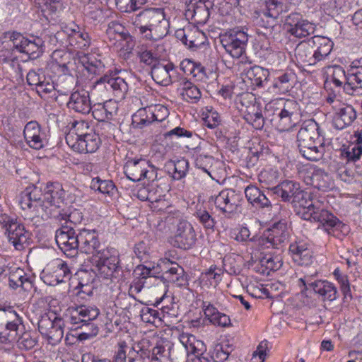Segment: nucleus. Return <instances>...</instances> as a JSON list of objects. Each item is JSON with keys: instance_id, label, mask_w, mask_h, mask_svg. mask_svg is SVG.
Wrapping results in <instances>:
<instances>
[{"instance_id": "1", "label": "nucleus", "mask_w": 362, "mask_h": 362, "mask_svg": "<svg viewBox=\"0 0 362 362\" xmlns=\"http://www.w3.org/2000/svg\"><path fill=\"white\" fill-rule=\"evenodd\" d=\"M290 203L303 220L319 223L328 235L342 239L349 231V226L342 223L326 209L324 202L313 198L310 193L300 188Z\"/></svg>"}, {"instance_id": "2", "label": "nucleus", "mask_w": 362, "mask_h": 362, "mask_svg": "<svg viewBox=\"0 0 362 362\" xmlns=\"http://www.w3.org/2000/svg\"><path fill=\"white\" fill-rule=\"evenodd\" d=\"M100 315L96 306L81 305L69 308L65 316V322L71 330L82 329L78 334V339L84 341L91 339L98 334L99 328L93 321Z\"/></svg>"}, {"instance_id": "3", "label": "nucleus", "mask_w": 362, "mask_h": 362, "mask_svg": "<svg viewBox=\"0 0 362 362\" xmlns=\"http://www.w3.org/2000/svg\"><path fill=\"white\" fill-rule=\"evenodd\" d=\"M68 146L80 153L95 152L101 144V139L86 121H76L65 136Z\"/></svg>"}, {"instance_id": "4", "label": "nucleus", "mask_w": 362, "mask_h": 362, "mask_svg": "<svg viewBox=\"0 0 362 362\" xmlns=\"http://www.w3.org/2000/svg\"><path fill=\"white\" fill-rule=\"evenodd\" d=\"M179 341L185 349L186 356L193 354L194 356L202 355L207 362H223L228 359L233 350L228 344H217L209 353H204L206 346L204 343L189 333H182L179 336Z\"/></svg>"}, {"instance_id": "5", "label": "nucleus", "mask_w": 362, "mask_h": 362, "mask_svg": "<svg viewBox=\"0 0 362 362\" xmlns=\"http://www.w3.org/2000/svg\"><path fill=\"white\" fill-rule=\"evenodd\" d=\"M318 124L314 121L305 122L297 134L298 148L303 157L317 161L322 158L325 147L316 140L320 136Z\"/></svg>"}, {"instance_id": "6", "label": "nucleus", "mask_w": 362, "mask_h": 362, "mask_svg": "<svg viewBox=\"0 0 362 362\" xmlns=\"http://www.w3.org/2000/svg\"><path fill=\"white\" fill-rule=\"evenodd\" d=\"M174 219H177L178 222L175 234L171 238V245L182 250L191 249L197 241V234L192 225L187 221L180 218L179 211H168L165 221L170 223H173Z\"/></svg>"}, {"instance_id": "7", "label": "nucleus", "mask_w": 362, "mask_h": 362, "mask_svg": "<svg viewBox=\"0 0 362 362\" xmlns=\"http://www.w3.org/2000/svg\"><path fill=\"white\" fill-rule=\"evenodd\" d=\"M0 224L5 229V234L8 242L13 245L16 250H22L25 245L28 244L30 233L25 230L24 225L17 218L8 216L6 214H0Z\"/></svg>"}, {"instance_id": "8", "label": "nucleus", "mask_w": 362, "mask_h": 362, "mask_svg": "<svg viewBox=\"0 0 362 362\" xmlns=\"http://www.w3.org/2000/svg\"><path fill=\"white\" fill-rule=\"evenodd\" d=\"M311 276H305L298 280V286L302 288L301 292L306 296L307 292L317 294L322 301L332 302L337 299L339 293L335 285L327 280L313 281Z\"/></svg>"}, {"instance_id": "9", "label": "nucleus", "mask_w": 362, "mask_h": 362, "mask_svg": "<svg viewBox=\"0 0 362 362\" xmlns=\"http://www.w3.org/2000/svg\"><path fill=\"white\" fill-rule=\"evenodd\" d=\"M42 197V192L40 188L34 185H29L20 194L21 208L23 210H30L37 216H42L43 213L48 215V206L43 202Z\"/></svg>"}, {"instance_id": "10", "label": "nucleus", "mask_w": 362, "mask_h": 362, "mask_svg": "<svg viewBox=\"0 0 362 362\" xmlns=\"http://www.w3.org/2000/svg\"><path fill=\"white\" fill-rule=\"evenodd\" d=\"M21 325V320L15 311L0 309V343L11 345L16 341Z\"/></svg>"}, {"instance_id": "11", "label": "nucleus", "mask_w": 362, "mask_h": 362, "mask_svg": "<svg viewBox=\"0 0 362 362\" xmlns=\"http://www.w3.org/2000/svg\"><path fill=\"white\" fill-rule=\"evenodd\" d=\"M79 230L76 233V229L71 226H62L55 232L56 243L59 249L69 257H74L78 253Z\"/></svg>"}, {"instance_id": "12", "label": "nucleus", "mask_w": 362, "mask_h": 362, "mask_svg": "<svg viewBox=\"0 0 362 362\" xmlns=\"http://www.w3.org/2000/svg\"><path fill=\"white\" fill-rule=\"evenodd\" d=\"M220 37L222 46L233 58H239L245 53L248 41V35L245 31L230 30L224 35L220 34Z\"/></svg>"}, {"instance_id": "13", "label": "nucleus", "mask_w": 362, "mask_h": 362, "mask_svg": "<svg viewBox=\"0 0 362 362\" xmlns=\"http://www.w3.org/2000/svg\"><path fill=\"white\" fill-rule=\"evenodd\" d=\"M300 109L298 103L294 100H286L278 113L277 128L280 132L289 131L299 122Z\"/></svg>"}, {"instance_id": "14", "label": "nucleus", "mask_w": 362, "mask_h": 362, "mask_svg": "<svg viewBox=\"0 0 362 362\" xmlns=\"http://www.w3.org/2000/svg\"><path fill=\"white\" fill-rule=\"evenodd\" d=\"M6 37H9L13 42V46L20 52L28 54L30 57L36 58L41 52L42 40L37 37L30 40L25 37L18 32L7 33Z\"/></svg>"}, {"instance_id": "15", "label": "nucleus", "mask_w": 362, "mask_h": 362, "mask_svg": "<svg viewBox=\"0 0 362 362\" xmlns=\"http://www.w3.org/2000/svg\"><path fill=\"white\" fill-rule=\"evenodd\" d=\"M213 7L210 0H189L185 13V19L189 23H206L209 20V9Z\"/></svg>"}, {"instance_id": "16", "label": "nucleus", "mask_w": 362, "mask_h": 362, "mask_svg": "<svg viewBox=\"0 0 362 362\" xmlns=\"http://www.w3.org/2000/svg\"><path fill=\"white\" fill-rule=\"evenodd\" d=\"M214 204L226 217L230 218L238 210L239 196L235 190L226 189L216 197Z\"/></svg>"}, {"instance_id": "17", "label": "nucleus", "mask_w": 362, "mask_h": 362, "mask_svg": "<svg viewBox=\"0 0 362 362\" xmlns=\"http://www.w3.org/2000/svg\"><path fill=\"white\" fill-rule=\"evenodd\" d=\"M96 268L100 275L105 279L117 277L119 273V259L116 256H110L109 251H103L95 257Z\"/></svg>"}, {"instance_id": "18", "label": "nucleus", "mask_w": 362, "mask_h": 362, "mask_svg": "<svg viewBox=\"0 0 362 362\" xmlns=\"http://www.w3.org/2000/svg\"><path fill=\"white\" fill-rule=\"evenodd\" d=\"M78 238V252L93 254L96 257L103 251V249H100L101 245L96 230L81 229Z\"/></svg>"}, {"instance_id": "19", "label": "nucleus", "mask_w": 362, "mask_h": 362, "mask_svg": "<svg viewBox=\"0 0 362 362\" xmlns=\"http://www.w3.org/2000/svg\"><path fill=\"white\" fill-rule=\"evenodd\" d=\"M95 84V86L103 85L105 89L107 91H111L119 100L125 98L129 88L125 80L119 76L110 77L105 75L96 80Z\"/></svg>"}, {"instance_id": "20", "label": "nucleus", "mask_w": 362, "mask_h": 362, "mask_svg": "<svg viewBox=\"0 0 362 362\" xmlns=\"http://www.w3.org/2000/svg\"><path fill=\"white\" fill-rule=\"evenodd\" d=\"M292 259L298 265L308 266L313 263V252L308 243L298 240L289 246Z\"/></svg>"}, {"instance_id": "21", "label": "nucleus", "mask_w": 362, "mask_h": 362, "mask_svg": "<svg viewBox=\"0 0 362 362\" xmlns=\"http://www.w3.org/2000/svg\"><path fill=\"white\" fill-rule=\"evenodd\" d=\"M150 167L148 160L146 159H129L124 166V173L129 180L136 182L146 176V169Z\"/></svg>"}, {"instance_id": "22", "label": "nucleus", "mask_w": 362, "mask_h": 362, "mask_svg": "<svg viewBox=\"0 0 362 362\" xmlns=\"http://www.w3.org/2000/svg\"><path fill=\"white\" fill-rule=\"evenodd\" d=\"M65 196V191L59 182H49L47 184L45 188V192L42 194L43 202L48 206V211L51 214L49 206L59 208L60 204L63 202Z\"/></svg>"}, {"instance_id": "23", "label": "nucleus", "mask_w": 362, "mask_h": 362, "mask_svg": "<svg viewBox=\"0 0 362 362\" xmlns=\"http://www.w3.org/2000/svg\"><path fill=\"white\" fill-rule=\"evenodd\" d=\"M67 106L76 112L83 115L88 114L92 109L89 93L85 90L73 92L70 95Z\"/></svg>"}, {"instance_id": "24", "label": "nucleus", "mask_w": 362, "mask_h": 362, "mask_svg": "<svg viewBox=\"0 0 362 362\" xmlns=\"http://www.w3.org/2000/svg\"><path fill=\"white\" fill-rule=\"evenodd\" d=\"M42 135L40 126L36 121L28 122L24 127V138L28 145L32 148L39 150L44 147L45 139Z\"/></svg>"}, {"instance_id": "25", "label": "nucleus", "mask_w": 362, "mask_h": 362, "mask_svg": "<svg viewBox=\"0 0 362 362\" xmlns=\"http://www.w3.org/2000/svg\"><path fill=\"white\" fill-rule=\"evenodd\" d=\"M263 192L253 185H248L245 189V194L247 202L256 209L272 207L271 201L268 198V191Z\"/></svg>"}, {"instance_id": "26", "label": "nucleus", "mask_w": 362, "mask_h": 362, "mask_svg": "<svg viewBox=\"0 0 362 362\" xmlns=\"http://www.w3.org/2000/svg\"><path fill=\"white\" fill-rule=\"evenodd\" d=\"M356 117L355 109L351 105H344L335 112L332 124L335 129L341 130L350 126Z\"/></svg>"}, {"instance_id": "27", "label": "nucleus", "mask_w": 362, "mask_h": 362, "mask_svg": "<svg viewBox=\"0 0 362 362\" xmlns=\"http://www.w3.org/2000/svg\"><path fill=\"white\" fill-rule=\"evenodd\" d=\"M175 73L174 65L172 63L163 64L159 62L153 64L151 68V76L158 84L166 86L172 83L173 74Z\"/></svg>"}, {"instance_id": "28", "label": "nucleus", "mask_w": 362, "mask_h": 362, "mask_svg": "<svg viewBox=\"0 0 362 362\" xmlns=\"http://www.w3.org/2000/svg\"><path fill=\"white\" fill-rule=\"evenodd\" d=\"M300 188L298 182L293 180H284L276 186L268 190V194H273L280 197L282 202H290L293 195Z\"/></svg>"}, {"instance_id": "29", "label": "nucleus", "mask_w": 362, "mask_h": 362, "mask_svg": "<svg viewBox=\"0 0 362 362\" xmlns=\"http://www.w3.org/2000/svg\"><path fill=\"white\" fill-rule=\"evenodd\" d=\"M9 286L13 289L18 287L22 288L25 291H29L33 288V281L27 276L23 269L17 268L9 273L8 276Z\"/></svg>"}, {"instance_id": "30", "label": "nucleus", "mask_w": 362, "mask_h": 362, "mask_svg": "<svg viewBox=\"0 0 362 362\" xmlns=\"http://www.w3.org/2000/svg\"><path fill=\"white\" fill-rule=\"evenodd\" d=\"M243 118L256 129H262L264 126L265 119L259 105L247 106Z\"/></svg>"}, {"instance_id": "31", "label": "nucleus", "mask_w": 362, "mask_h": 362, "mask_svg": "<svg viewBox=\"0 0 362 362\" xmlns=\"http://www.w3.org/2000/svg\"><path fill=\"white\" fill-rule=\"evenodd\" d=\"M189 168V162L186 159H180L176 161L169 160L165 165L167 173L176 180H181L187 175Z\"/></svg>"}, {"instance_id": "32", "label": "nucleus", "mask_w": 362, "mask_h": 362, "mask_svg": "<svg viewBox=\"0 0 362 362\" xmlns=\"http://www.w3.org/2000/svg\"><path fill=\"white\" fill-rule=\"evenodd\" d=\"M310 185L319 190L327 192L332 189L334 182L328 173L322 170H317L310 177Z\"/></svg>"}, {"instance_id": "33", "label": "nucleus", "mask_w": 362, "mask_h": 362, "mask_svg": "<svg viewBox=\"0 0 362 362\" xmlns=\"http://www.w3.org/2000/svg\"><path fill=\"white\" fill-rule=\"evenodd\" d=\"M179 83V86L182 88L181 94L185 100L192 103H196L199 100L202 93L196 85L186 78H181Z\"/></svg>"}, {"instance_id": "34", "label": "nucleus", "mask_w": 362, "mask_h": 362, "mask_svg": "<svg viewBox=\"0 0 362 362\" xmlns=\"http://www.w3.org/2000/svg\"><path fill=\"white\" fill-rule=\"evenodd\" d=\"M69 58V54L64 53L62 54V51H54L52 54V62L51 63V68L61 75H69L70 71L68 66L69 62L67 59Z\"/></svg>"}, {"instance_id": "35", "label": "nucleus", "mask_w": 362, "mask_h": 362, "mask_svg": "<svg viewBox=\"0 0 362 362\" xmlns=\"http://www.w3.org/2000/svg\"><path fill=\"white\" fill-rule=\"evenodd\" d=\"M246 78L251 81V83L257 87H262L264 82L267 81L269 76L268 69L259 66H254L245 71Z\"/></svg>"}, {"instance_id": "36", "label": "nucleus", "mask_w": 362, "mask_h": 362, "mask_svg": "<svg viewBox=\"0 0 362 362\" xmlns=\"http://www.w3.org/2000/svg\"><path fill=\"white\" fill-rule=\"evenodd\" d=\"M71 273L67 263L62 259H57L55 262V269L53 272L52 277L55 280H49L47 282L51 286H55L69 279Z\"/></svg>"}, {"instance_id": "37", "label": "nucleus", "mask_w": 362, "mask_h": 362, "mask_svg": "<svg viewBox=\"0 0 362 362\" xmlns=\"http://www.w3.org/2000/svg\"><path fill=\"white\" fill-rule=\"evenodd\" d=\"M153 122L151 106L140 108L132 115V125L134 128L143 129Z\"/></svg>"}, {"instance_id": "38", "label": "nucleus", "mask_w": 362, "mask_h": 362, "mask_svg": "<svg viewBox=\"0 0 362 362\" xmlns=\"http://www.w3.org/2000/svg\"><path fill=\"white\" fill-rule=\"evenodd\" d=\"M314 43L317 48L313 52L314 62H320L327 57L333 47V42L327 37H315Z\"/></svg>"}, {"instance_id": "39", "label": "nucleus", "mask_w": 362, "mask_h": 362, "mask_svg": "<svg viewBox=\"0 0 362 362\" xmlns=\"http://www.w3.org/2000/svg\"><path fill=\"white\" fill-rule=\"evenodd\" d=\"M59 222V226H69L76 229V226L80 224L83 219L82 213L78 209H74L69 214L59 213L57 216Z\"/></svg>"}, {"instance_id": "40", "label": "nucleus", "mask_w": 362, "mask_h": 362, "mask_svg": "<svg viewBox=\"0 0 362 362\" xmlns=\"http://www.w3.org/2000/svg\"><path fill=\"white\" fill-rule=\"evenodd\" d=\"M293 79L294 74L293 73H284L274 79L273 88L280 94H285L293 88L292 81Z\"/></svg>"}, {"instance_id": "41", "label": "nucleus", "mask_w": 362, "mask_h": 362, "mask_svg": "<svg viewBox=\"0 0 362 362\" xmlns=\"http://www.w3.org/2000/svg\"><path fill=\"white\" fill-rule=\"evenodd\" d=\"M327 79H330L335 87L339 88L342 87L349 78L346 76L344 68L340 65L327 66Z\"/></svg>"}, {"instance_id": "42", "label": "nucleus", "mask_w": 362, "mask_h": 362, "mask_svg": "<svg viewBox=\"0 0 362 362\" xmlns=\"http://www.w3.org/2000/svg\"><path fill=\"white\" fill-rule=\"evenodd\" d=\"M341 157L346 159L348 162H356L362 156V146L357 144L349 143L348 145H343L340 149Z\"/></svg>"}, {"instance_id": "43", "label": "nucleus", "mask_w": 362, "mask_h": 362, "mask_svg": "<svg viewBox=\"0 0 362 362\" xmlns=\"http://www.w3.org/2000/svg\"><path fill=\"white\" fill-rule=\"evenodd\" d=\"M79 62L90 74L98 75L100 74V72L103 71V63L95 58L93 59V57L88 54H83V56L79 57Z\"/></svg>"}, {"instance_id": "44", "label": "nucleus", "mask_w": 362, "mask_h": 362, "mask_svg": "<svg viewBox=\"0 0 362 362\" xmlns=\"http://www.w3.org/2000/svg\"><path fill=\"white\" fill-rule=\"evenodd\" d=\"M135 52L141 62L152 66L156 64L158 57L157 54L153 53L151 50H149L147 45H138L135 49Z\"/></svg>"}, {"instance_id": "45", "label": "nucleus", "mask_w": 362, "mask_h": 362, "mask_svg": "<svg viewBox=\"0 0 362 362\" xmlns=\"http://www.w3.org/2000/svg\"><path fill=\"white\" fill-rule=\"evenodd\" d=\"M39 4L44 6L42 12L47 21H54V15L61 4V0H39Z\"/></svg>"}, {"instance_id": "46", "label": "nucleus", "mask_w": 362, "mask_h": 362, "mask_svg": "<svg viewBox=\"0 0 362 362\" xmlns=\"http://www.w3.org/2000/svg\"><path fill=\"white\" fill-rule=\"evenodd\" d=\"M313 24H289L288 31L293 36L301 38L310 35L314 32Z\"/></svg>"}, {"instance_id": "47", "label": "nucleus", "mask_w": 362, "mask_h": 362, "mask_svg": "<svg viewBox=\"0 0 362 362\" xmlns=\"http://www.w3.org/2000/svg\"><path fill=\"white\" fill-rule=\"evenodd\" d=\"M139 349L132 347L128 354V360L129 362H148L151 357V351L148 349L141 348L137 346Z\"/></svg>"}, {"instance_id": "48", "label": "nucleus", "mask_w": 362, "mask_h": 362, "mask_svg": "<svg viewBox=\"0 0 362 362\" xmlns=\"http://www.w3.org/2000/svg\"><path fill=\"white\" fill-rule=\"evenodd\" d=\"M18 346L22 350H31L33 349L37 340L35 337L33 336L30 332H24L20 337H17Z\"/></svg>"}, {"instance_id": "49", "label": "nucleus", "mask_w": 362, "mask_h": 362, "mask_svg": "<svg viewBox=\"0 0 362 362\" xmlns=\"http://www.w3.org/2000/svg\"><path fill=\"white\" fill-rule=\"evenodd\" d=\"M267 11L264 15L273 19H276L284 8L282 0H267L266 1Z\"/></svg>"}, {"instance_id": "50", "label": "nucleus", "mask_w": 362, "mask_h": 362, "mask_svg": "<svg viewBox=\"0 0 362 362\" xmlns=\"http://www.w3.org/2000/svg\"><path fill=\"white\" fill-rule=\"evenodd\" d=\"M67 325L65 322H62L61 318L55 317V323L54 325L52 326L46 333V335L49 337V339L53 341H60L64 336V330L63 326Z\"/></svg>"}, {"instance_id": "51", "label": "nucleus", "mask_w": 362, "mask_h": 362, "mask_svg": "<svg viewBox=\"0 0 362 362\" xmlns=\"http://www.w3.org/2000/svg\"><path fill=\"white\" fill-rule=\"evenodd\" d=\"M194 216L205 229L214 230L216 221L206 210L202 209H197Z\"/></svg>"}, {"instance_id": "52", "label": "nucleus", "mask_w": 362, "mask_h": 362, "mask_svg": "<svg viewBox=\"0 0 362 362\" xmlns=\"http://www.w3.org/2000/svg\"><path fill=\"white\" fill-rule=\"evenodd\" d=\"M172 267H170V273L177 274V277L174 280L172 279V283L175 284L179 287H182L188 285L187 275L185 274L183 268L179 266L175 262H171Z\"/></svg>"}, {"instance_id": "53", "label": "nucleus", "mask_w": 362, "mask_h": 362, "mask_svg": "<svg viewBox=\"0 0 362 362\" xmlns=\"http://www.w3.org/2000/svg\"><path fill=\"white\" fill-rule=\"evenodd\" d=\"M296 53L299 59L308 62L310 65L316 64L314 62L313 52L309 45H300L296 49Z\"/></svg>"}, {"instance_id": "54", "label": "nucleus", "mask_w": 362, "mask_h": 362, "mask_svg": "<svg viewBox=\"0 0 362 362\" xmlns=\"http://www.w3.org/2000/svg\"><path fill=\"white\" fill-rule=\"evenodd\" d=\"M107 33L110 36L115 34L119 37L117 40H128L132 36L125 28L122 26V24H108Z\"/></svg>"}, {"instance_id": "55", "label": "nucleus", "mask_w": 362, "mask_h": 362, "mask_svg": "<svg viewBox=\"0 0 362 362\" xmlns=\"http://www.w3.org/2000/svg\"><path fill=\"white\" fill-rule=\"evenodd\" d=\"M214 157L208 155H198L195 158V166L209 175V169L214 163Z\"/></svg>"}, {"instance_id": "56", "label": "nucleus", "mask_w": 362, "mask_h": 362, "mask_svg": "<svg viewBox=\"0 0 362 362\" xmlns=\"http://www.w3.org/2000/svg\"><path fill=\"white\" fill-rule=\"evenodd\" d=\"M286 238L284 235H274L273 233H269L267 237L262 239L261 243L267 247L279 248Z\"/></svg>"}, {"instance_id": "57", "label": "nucleus", "mask_w": 362, "mask_h": 362, "mask_svg": "<svg viewBox=\"0 0 362 362\" xmlns=\"http://www.w3.org/2000/svg\"><path fill=\"white\" fill-rule=\"evenodd\" d=\"M134 251L140 260L147 259L149 256V240H141L134 245Z\"/></svg>"}, {"instance_id": "58", "label": "nucleus", "mask_w": 362, "mask_h": 362, "mask_svg": "<svg viewBox=\"0 0 362 362\" xmlns=\"http://www.w3.org/2000/svg\"><path fill=\"white\" fill-rule=\"evenodd\" d=\"M153 119L154 122H160L165 120L169 115L168 109L162 105L157 104L151 105Z\"/></svg>"}, {"instance_id": "59", "label": "nucleus", "mask_w": 362, "mask_h": 362, "mask_svg": "<svg viewBox=\"0 0 362 362\" xmlns=\"http://www.w3.org/2000/svg\"><path fill=\"white\" fill-rule=\"evenodd\" d=\"M193 136V132L187 130L182 127H177L164 134L165 139L173 137H187L191 138Z\"/></svg>"}, {"instance_id": "60", "label": "nucleus", "mask_w": 362, "mask_h": 362, "mask_svg": "<svg viewBox=\"0 0 362 362\" xmlns=\"http://www.w3.org/2000/svg\"><path fill=\"white\" fill-rule=\"evenodd\" d=\"M148 186L149 192V202L153 203L161 200L162 197H163L162 189L157 185H155L153 182L151 185H148Z\"/></svg>"}, {"instance_id": "61", "label": "nucleus", "mask_w": 362, "mask_h": 362, "mask_svg": "<svg viewBox=\"0 0 362 362\" xmlns=\"http://www.w3.org/2000/svg\"><path fill=\"white\" fill-rule=\"evenodd\" d=\"M129 349V346L127 345L126 342L122 341L119 343L118 349L116 351L112 362H126L127 358H128V355H127V349Z\"/></svg>"}, {"instance_id": "62", "label": "nucleus", "mask_w": 362, "mask_h": 362, "mask_svg": "<svg viewBox=\"0 0 362 362\" xmlns=\"http://www.w3.org/2000/svg\"><path fill=\"white\" fill-rule=\"evenodd\" d=\"M261 263L270 270H277L281 266V261L278 257L266 256L262 259Z\"/></svg>"}, {"instance_id": "63", "label": "nucleus", "mask_w": 362, "mask_h": 362, "mask_svg": "<svg viewBox=\"0 0 362 362\" xmlns=\"http://www.w3.org/2000/svg\"><path fill=\"white\" fill-rule=\"evenodd\" d=\"M55 318L52 320L47 315H45L41 317L38 321V329L39 332L42 334H46L47 331L52 326L54 325Z\"/></svg>"}, {"instance_id": "64", "label": "nucleus", "mask_w": 362, "mask_h": 362, "mask_svg": "<svg viewBox=\"0 0 362 362\" xmlns=\"http://www.w3.org/2000/svg\"><path fill=\"white\" fill-rule=\"evenodd\" d=\"M104 109V115L106 121L113 119L114 117L117 115V107L111 101H107L103 104Z\"/></svg>"}]
</instances>
